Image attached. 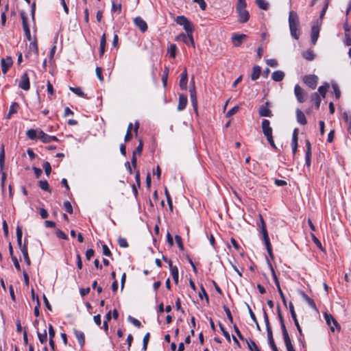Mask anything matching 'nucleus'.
<instances>
[{
	"label": "nucleus",
	"instance_id": "41",
	"mask_svg": "<svg viewBox=\"0 0 351 351\" xmlns=\"http://www.w3.org/2000/svg\"><path fill=\"white\" fill-rule=\"evenodd\" d=\"M37 335L39 339V341L40 343L43 344L45 343L47 341V334L46 330H44L43 333H40L39 332H37Z\"/></svg>",
	"mask_w": 351,
	"mask_h": 351
},
{
	"label": "nucleus",
	"instance_id": "21",
	"mask_svg": "<svg viewBox=\"0 0 351 351\" xmlns=\"http://www.w3.org/2000/svg\"><path fill=\"white\" fill-rule=\"evenodd\" d=\"M187 102H188L187 97L184 95H180L179 96L178 110L182 111V110H184L187 105Z\"/></svg>",
	"mask_w": 351,
	"mask_h": 351
},
{
	"label": "nucleus",
	"instance_id": "24",
	"mask_svg": "<svg viewBox=\"0 0 351 351\" xmlns=\"http://www.w3.org/2000/svg\"><path fill=\"white\" fill-rule=\"evenodd\" d=\"M296 117H297V121L300 124L303 125L306 124L307 121H306L304 114L303 113V112L301 110H300L298 108L296 110Z\"/></svg>",
	"mask_w": 351,
	"mask_h": 351
},
{
	"label": "nucleus",
	"instance_id": "62",
	"mask_svg": "<svg viewBox=\"0 0 351 351\" xmlns=\"http://www.w3.org/2000/svg\"><path fill=\"white\" fill-rule=\"evenodd\" d=\"M56 234L58 238H60V239H62L64 240L68 239L67 235L62 230H61L60 229L56 230Z\"/></svg>",
	"mask_w": 351,
	"mask_h": 351
},
{
	"label": "nucleus",
	"instance_id": "22",
	"mask_svg": "<svg viewBox=\"0 0 351 351\" xmlns=\"http://www.w3.org/2000/svg\"><path fill=\"white\" fill-rule=\"evenodd\" d=\"M21 251L23 255L24 260L27 265H31V261L28 255L27 241L25 240V243L23 247H21Z\"/></svg>",
	"mask_w": 351,
	"mask_h": 351
},
{
	"label": "nucleus",
	"instance_id": "29",
	"mask_svg": "<svg viewBox=\"0 0 351 351\" xmlns=\"http://www.w3.org/2000/svg\"><path fill=\"white\" fill-rule=\"evenodd\" d=\"M302 296L303 298L306 300V302L308 303V304L314 310L317 311V306L316 304L313 299L309 298L305 293L302 292Z\"/></svg>",
	"mask_w": 351,
	"mask_h": 351
},
{
	"label": "nucleus",
	"instance_id": "54",
	"mask_svg": "<svg viewBox=\"0 0 351 351\" xmlns=\"http://www.w3.org/2000/svg\"><path fill=\"white\" fill-rule=\"evenodd\" d=\"M239 106H234L233 108H232L231 109H230L227 113H226V117H230L231 116H232L233 114H236L239 110Z\"/></svg>",
	"mask_w": 351,
	"mask_h": 351
},
{
	"label": "nucleus",
	"instance_id": "64",
	"mask_svg": "<svg viewBox=\"0 0 351 351\" xmlns=\"http://www.w3.org/2000/svg\"><path fill=\"white\" fill-rule=\"evenodd\" d=\"M102 250H103L104 255L108 256V257H110L112 256V253H111L110 249L106 244H104L102 245Z\"/></svg>",
	"mask_w": 351,
	"mask_h": 351
},
{
	"label": "nucleus",
	"instance_id": "56",
	"mask_svg": "<svg viewBox=\"0 0 351 351\" xmlns=\"http://www.w3.org/2000/svg\"><path fill=\"white\" fill-rule=\"evenodd\" d=\"M175 239H176V242L178 247L180 248V250L182 251L184 250V245H183L181 237L179 235H176Z\"/></svg>",
	"mask_w": 351,
	"mask_h": 351
},
{
	"label": "nucleus",
	"instance_id": "58",
	"mask_svg": "<svg viewBox=\"0 0 351 351\" xmlns=\"http://www.w3.org/2000/svg\"><path fill=\"white\" fill-rule=\"evenodd\" d=\"M1 186L2 191H4V189H5V182L7 174H6V173L5 171H3V169H1Z\"/></svg>",
	"mask_w": 351,
	"mask_h": 351
},
{
	"label": "nucleus",
	"instance_id": "3",
	"mask_svg": "<svg viewBox=\"0 0 351 351\" xmlns=\"http://www.w3.org/2000/svg\"><path fill=\"white\" fill-rule=\"evenodd\" d=\"M247 4H244L243 3H240V4H237L236 7V11L238 14L239 16V22L241 23H246L250 18V14L248 11L246 10Z\"/></svg>",
	"mask_w": 351,
	"mask_h": 351
},
{
	"label": "nucleus",
	"instance_id": "32",
	"mask_svg": "<svg viewBox=\"0 0 351 351\" xmlns=\"http://www.w3.org/2000/svg\"><path fill=\"white\" fill-rule=\"evenodd\" d=\"M280 326L285 343L290 341L291 339L286 328L285 322L280 323Z\"/></svg>",
	"mask_w": 351,
	"mask_h": 351
},
{
	"label": "nucleus",
	"instance_id": "15",
	"mask_svg": "<svg viewBox=\"0 0 351 351\" xmlns=\"http://www.w3.org/2000/svg\"><path fill=\"white\" fill-rule=\"evenodd\" d=\"M134 23L143 33L147 30V24L141 17L137 16L134 18Z\"/></svg>",
	"mask_w": 351,
	"mask_h": 351
},
{
	"label": "nucleus",
	"instance_id": "6",
	"mask_svg": "<svg viewBox=\"0 0 351 351\" xmlns=\"http://www.w3.org/2000/svg\"><path fill=\"white\" fill-rule=\"evenodd\" d=\"M303 82L311 89H315L318 83V77L315 75H306L303 77Z\"/></svg>",
	"mask_w": 351,
	"mask_h": 351
},
{
	"label": "nucleus",
	"instance_id": "20",
	"mask_svg": "<svg viewBox=\"0 0 351 351\" xmlns=\"http://www.w3.org/2000/svg\"><path fill=\"white\" fill-rule=\"evenodd\" d=\"M188 75L187 71L185 68L182 73L180 80V87L182 90H186L187 89Z\"/></svg>",
	"mask_w": 351,
	"mask_h": 351
},
{
	"label": "nucleus",
	"instance_id": "44",
	"mask_svg": "<svg viewBox=\"0 0 351 351\" xmlns=\"http://www.w3.org/2000/svg\"><path fill=\"white\" fill-rule=\"evenodd\" d=\"M268 343L273 351H278V348L274 342L273 335L267 336Z\"/></svg>",
	"mask_w": 351,
	"mask_h": 351
},
{
	"label": "nucleus",
	"instance_id": "2",
	"mask_svg": "<svg viewBox=\"0 0 351 351\" xmlns=\"http://www.w3.org/2000/svg\"><path fill=\"white\" fill-rule=\"evenodd\" d=\"M289 24L291 36L298 40L300 37L299 19L296 12L291 11L289 16Z\"/></svg>",
	"mask_w": 351,
	"mask_h": 351
},
{
	"label": "nucleus",
	"instance_id": "5",
	"mask_svg": "<svg viewBox=\"0 0 351 351\" xmlns=\"http://www.w3.org/2000/svg\"><path fill=\"white\" fill-rule=\"evenodd\" d=\"M294 93L299 103H303L307 99V93L298 84L295 85L294 87Z\"/></svg>",
	"mask_w": 351,
	"mask_h": 351
},
{
	"label": "nucleus",
	"instance_id": "7",
	"mask_svg": "<svg viewBox=\"0 0 351 351\" xmlns=\"http://www.w3.org/2000/svg\"><path fill=\"white\" fill-rule=\"evenodd\" d=\"M186 32V34H184V33H182L180 34V35H178L177 37H176V40H182L183 41V43H184L186 45H191L193 47H195V43H194V39H193V31H191V32Z\"/></svg>",
	"mask_w": 351,
	"mask_h": 351
},
{
	"label": "nucleus",
	"instance_id": "53",
	"mask_svg": "<svg viewBox=\"0 0 351 351\" xmlns=\"http://www.w3.org/2000/svg\"><path fill=\"white\" fill-rule=\"evenodd\" d=\"M143 143L142 140H139V145L136 147L135 150L133 152V153H135V155L138 154V156H141L143 152Z\"/></svg>",
	"mask_w": 351,
	"mask_h": 351
},
{
	"label": "nucleus",
	"instance_id": "26",
	"mask_svg": "<svg viewBox=\"0 0 351 351\" xmlns=\"http://www.w3.org/2000/svg\"><path fill=\"white\" fill-rule=\"evenodd\" d=\"M261 73V66H259L258 65L254 66L252 69V72L251 74V79L252 80H256L257 79L259 78Z\"/></svg>",
	"mask_w": 351,
	"mask_h": 351
},
{
	"label": "nucleus",
	"instance_id": "51",
	"mask_svg": "<svg viewBox=\"0 0 351 351\" xmlns=\"http://www.w3.org/2000/svg\"><path fill=\"white\" fill-rule=\"evenodd\" d=\"M149 338H150V334L149 332L146 333L145 335L143 337V350L144 351L147 350V344H148V342L149 341Z\"/></svg>",
	"mask_w": 351,
	"mask_h": 351
},
{
	"label": "nucleus",
	"instance_id": "40",
	"mask_svg": "<svg viewBox=\"0 0 351 351\" xmlns=\"http://www.w3.org/2000/svg\"><path fill=\"white\" fill-rule=\"evenodd\" d=\"M256 3L260 9L267 10L269 4L265 0H256Z\"/></svg>",
	"mask_w": 351,
	"mask_h": 351
},
{
	"label": "nucleus",
	"instance_id": "42",
	"mask_svg": "<svg viewBox=\"0 0 351 351\" xmlns=\"http://www.w3.org/2000/svg\"><path fill=\"white\" fill-rule=\"evenodd\" d=\"M4 161H5V150L4 145H1V151H0V169H3L4 167Z\"/></svg>",
	"mask_w": 351,
	"mask_h": 351
},
{
	"label": "nucleus",
	"instance_id": "17",
	"mask_svg": "<svg viewBox=\"0 0 351 351\" xmlns=\"http://www.w3.org/2000/svg\"><path fill=\"white\" fill-rule=\"evenodd\" d=\"M12 60L11 57H7L6 58H2L1 60V70L3 74H5L10 66L12 65Z\"/></svg>",
	"mask_w": 351,
	"mask_h": 351
},
{
	"label": "nucleus",
	"instance_id": "18",
	"mask_svg": "<svg viewBox=\"0 0 351 351\" xmlns=\"http://www.w3.org/2000/svg\"><path fill=\"white\" fill-rule=\"evenodd\" d=\"M261 127L265 137L272 135V128L270 127V121L268 119H263Z\"/></svg>",
	"mask_w": 351,
	"mask_h": 351
},
{
	"label": "nucleus",
	"instance_id": "47",
	"mask_svg": "<svg viewBox=\"0 0 351 351\" xmlns=\"http://www.w3.org/2000/svg\"><path fill=\"white\" fill-rule=\"evenodd\" d=\"M21 17L22 19V25H23V29H25L26 27H29L28 21H27V15L24 12H21Z\"/></svg>",
	"mask_w": 351,
	"mask_h": 351
},
{
	"label": "nucleus",
	"instance_id": "61",
	"mask_svg": "<svg viewBox=\"0 0 351 351\" xmlns=\"http://www.w3.org/2000/svg\"><path fill=\"white\" fill-rule=\"evenodd\" d=\"M298 130L297 128H295L293 132L291 144H298Z\"/></svg>",
	"mask_w": 351,
	"mask_h": 351
},
{
	"label": "nucleus",
	"instance_id": "43",
	"mask_svg": "<svg viewBox=\"0 0 351 351\" xmlns=\"http://www.w3.org/2000/svg\"><path fill=\"white\" fill-rule=\"evenodd\" d=\"M328 88V84H326L325 85H322L319 87L318 92L323 97H325Z\"/></svg>",
	"mask_w": 351,
	"mask_h": 351
},
{
	"label": "nucleus",
	"instance_id": "50",
	"mask_svg": "<svg viewBox=\"0 0 351 351\" xmlns=\"http://www.w3.org/2000/svg\"><path fill=\"white\" fill-rule=\"evenodd\" d=\"M118 244L121 247H128V243L126 240V239L119 237L117 239Z\"/></svg>",
	"mask_w": 351,
	"mask_h": 351
},
{
	"label": "nucleus",
	"instance_id": "23",
	"mask_svg": "<svg viewBox=\"0 0 351 351\" xmlns=\"http://www.w3.org/2000/svg\"><path fill=\"white\" fill-rule=\"evenodd\" d=\"M73 332L80 346L82 348L85 343V337L84 332L76 329L73 330Z\"/></svg>",
	"mask_w": 351,
	"mask_h": 351
},
{
	"label": "nucleus",
	"instance_id": "30",
	"mask_svg": "<svg viewBox=\"0 0 351 351\" xmlns=\"http://www.w3.org/2000/svg\"><path fill=\"white\" fill-rule=\"evenodd\" d=\"M106 45V34H104L100 40L99 53L100 56H103L105 52V47Z\"/></svg>",
	"mask_w": 351,
	"mask_h": 351
},
{
	"label": "nucleus",
	"instance_id": "59",
	"mask_svg": "<svg viewBox=\"0 0 351 351\" xmlns=\"http://www.w3.org/2000/svg\"><path fill=\"white\" fill-rule=\"evenodd\" d=\"M223 308L224 311L226 312V314L227 317H228V320L230 321V322L233 323V317H232V315L231 314V312H230L229 308L225 305L223 306Z\"/></svg>",
	"mask_w": 351,
	"mask_h": 351
},
{
	"label": "nucleus",
	"instance_id": "11",
	"mask_svg": "<svg viewBox=\"0 0 351 351\" xmlns=\"http://www.w3.org/2000/svg\"><path fill=\"white\" fill-rule=\"evenodd\" d=\"M324 317L328 325L330 326V330L334 332L335 327H336L338 330L340 329V326L337 322V320L332 317L331 314H328L327 313H324Z\"/></svg>",
	"mask_w": 351,
	"mask_h": 351
},
{
	"label": "nucleus",
	"instance_id": "25",
	"mask_svg": "<svg viewBox=\"0 0 351 351\" xmlns=\"http://www.w3.org/2000/svg\"><path fill=\"white\" fill-rule=\"evenodd\" d=\"M285 76V74L282 71H276L271 74V79L275 82H281Z\"/></svg>",
	"mask_w": 351,
	"mask_h": 351
},
{
	"label": "nucleus",
	"instance_id": "16",
	"mask_svg": "<svg viewBox=\"0 0 351 351\" xmlns=\"http://www.w3.org/2000/svg\"><path fill=\"white\" fill-rule=\"evenodd\" d=\"M269 105V103L267 101L264 105H262L260 107L258 110V113L261 117H271L273 116L271 110L268 107Z\"/></svg>",
	"mask_w": 351,
	"mask_h": 351
},
{
	"label": "nucleus",
	"instance_id": "37",
	"mask_svg": "<svg viewBox=\"0 0 351 351\" xmlns=\"http://www.w3.org/2000/svg\"><path fill=\"white\" fill-rule=\"evenodd\" d=\"M176 51H177V46L176 44H171L167 49L168 53L169 54L170 57L172 58H175L176 56Z\"/></svg>",
	"mask_w": 351,
	"mask_h": 351
},
{
	"label": "nucleus",
	"instance_id": "9",
	"mask_svg": "<svg viewBox=\"0 0 351 351\" xmlns=\"http://www.w3.org/2000/svg\"><path fill=\"white\" fill-rule=\"evenodd\" d=\"M192 86L190 88L189 92H190V98L191 101L193 106V108L194 109V111L197 114V95H196V90L195 86V82L193 80H192Z\"/></svg>",
	"mask_w": 351,
	"mask_h": 351
},
{
	"label": "nucleus",
	"instance_id": "48",
	"mask_svg": "<svg viewBox=\"0 0 351 351\" xmlns=\"http://www.w3.org/2000/svg\"><path fill=\"white\" fill-rule=\"evenodd\" d=\"M168 74H169V68L165 67V70L163 71V74L162 76V82L163 84V86L165 87L167 86V79H168Z\"/></svg>",
	"mask_w": 351,
	"mask_h": 351
},
{
	"label": "nucleus",
	"instance_id": "28",
	"mask_svg": "<svg viewBox=\"0 0 351 351\" xmlns=\"http://www.w3.org/2000/svg\"><path fill=\"white\" fill-rule=\"evenodd\" d=\"M311 101H313L315 104V107L317 109L319 108L321 103V97L319 93H313L311 97Z\"/></svg>",
	"mask_w": 351,
	"mask_h": 351
},
{
	"label": "nucleus",
	"instance_id": "57",
	"mask_svg": "<svg viewBox=\"0 0 351 351\" xmlns=\"http://www.w3.org/2000/svg\"><path fill=\"white\" fill-rule=\"evenodd\" d=\"M199 296L201 299H203V298H205L207 302H208L209 298H208V295L203 286H201V291L199 293Z\"/></svg>",
	"mask_w": 351,
	"mask_h": 351
},
{
	"label": "nucleus",
	"instance_id": "38",
	"mask_svg": "<svg viewBox=\"0 0 351 351\" xmlns=\"http://www.w3.org/2000/svg\"><path fill=\"white\" fill-rule=\"evenodd\" d=\"M38 132L34 129H29L27 131L26 135L29 139L34 140L38 138Z\"/></svg>",
	"mask_w": 351,
	"mask_h": 351
},
{
	"label": "nucleus",
	"instance_id": "4",
	"mask_svg": "<svg viewBox=\"0 0 351 351\" xmlns=\"http://www.w3.org/2000/svg\"><path fill=\"white\" fill-rule=\"evenodd\" d=\"M177 24L183 26L186 32L194 31V27L191 21L184 16H178L175 19Z\"/></svg>",
	"mask_w": 351,
	"mask_h": 351
},
{
	"label": "nucleus",
	"instance_id": "63",
	"mask_svg": "<svg viewBox=\"0 0 351 351\" xmlns=\"http://www.w3.org/2000/svg\"><path fill=\"white\" fill-rule=\"evenodd\" d=\"M332 86L333 88L336 99H339L341 96V91H340L337 84H332Z\"/></svg>",
	"mask_w": 351,
	"mask_h": 351
},
{
	"label": "nucleus",
	"instance_id": "35",
	"mask_svg": "<svg viewBox=\"0 0 351 351\" xmlns=\"http://www.w3.org/2000/svg\"><path fill=\"white\" fill-rule=\"evenodd\" d=\"M16 239H17V244L19 246V247L21 248V247H23L22 245V235H23V232H22V229L21 228V226H18L16 227Z\"/></svg>",
	"mask_w": 351,
	"mask_h": 351
},
{
	"label": "nucleus",
	"instance_id": "52",
	"mask_svg": "<svg viewBox=\"0 0 351 351\" xmlns=\"http://www.w3.org/2000/svg\"><path fill=\"white\" fill-rule=\"evenodd\" d=\"M128 321L132 323L134 326H135L137 328H141V323L140 321H138V319H136V318L134 317H132V316H128Z\"/></svg>",
	"mask_w": 351,
	"mask_h": 351
},
{
	"label": "nucleus",
	"instance_id": "33",
	"mask_svg": "<svg viewBox=\"0 0 351 351\" xmlns=\"http://www.w3.org/2000/svg\"><path fill=\"white\" fill-rule=\"evenodd\" d=\"M247 347L250 351H261L256 343L252 339L245 340Z\"/></svg>",
	"mask_w": 351,
	"mask_h": 351
},
{
	"label": "nucleus",
	"instance_id": "10",
	"mask_svg": "<svg viewBox=\"0 0 351 351\" xmlns=\"http://www.w3.org/2000/svg\"><path fill=\"white\" fill-rule=\"evenodd\" d=\"M322 22L319 24V22L317 21L316 24L313 25L311 27V43L313 45H315L317 41L319 35L320 25Z\"/></svg>",
	"mask_w": 351,
	"mask_h": 351
},
{
	"label": "nucleus",
	"instance_id": "19",
	"mask_svg": "<svg viewBox=\"0 0 351 351\" xmlns=\"http://www.w3.org/2000/svg\"><path fill=\"white\" fill-rule=\"evenodd\" d=\"M168 264L169 265L171 274L173 278V280L174 282L177 285L178 283V278H179L178 269L176 266H173L172 265L171 261H168Z\"/></svg>",
	"mask_w": 351,
	"mask_h": 351
},
{
	"label": "nucleus",
	"instance_id": "1",
	"mask_svg": "<svg viewBox=\"0 0 351 351\" xmlns=\"http://www.w3.org/2000/svg\"><path fill=\"white\" fill-rule=\"evenodd\" d=\"M260 221L257 223V226L261 229V232L263 235V241L265 245L267 253L271 259H274V254L272 252V247L269 238L266 223L263 219V216L259 215Z\"/></svg>",
	"mask_w": 351,
	"mask_h": 351
},
{
	"label": "nucleus",
	"instance_id": "39",
	"mask_svg": "<svg viewBox=\"0 0 351 351\" xmlns=\"http://www.w3.org/2000/svg\"><path fill=\"white\" fill-rule=\"evenodd\" d=\"M38 186L43 191L51 192L49 183L47 180H40L38 182Z\"/></svg>",
	"mask_w": 351,
	"mask_h": 351
},
{
	"label": "nucleus",
	"instance_id": "13",
	"mask_svg": "<svg viewBox=\"0 0 351 351\" xmlns=\"http://www.w3.org/2000/svg\"><path fill=\"white\" fill-rule=\"evenodd\" d=\"M289 311H290V313H291V317L293 319L294 324H295V326L297 328V330H298V332L300 333V335L302 336V328H301V327L300 326V324L298 322V320L297 319L296 313H295V310H294L293 304L291 302H290L289 304Z\"/></svg>",
	"mask_w": 351,
	"mask_h": 351
},
{
	"label": "nucleus",
	"instance_id": "14",
	"mask_svg": "<svg viewBox=\"0 0 351 351\" xmlns=\"http://www.w3.org/2000/svg\"><path fill=\"white\" fill-rule=\"evenodd\" d=\"M247 38V35L243 34H233L232 36V42L234 47L241 46L243 40Z\"/></svg>",
	"mask_w": 351,
	"mask_h": 351
},
{
	"label": "nucleus",
	"instance_id": "55",
	"mask_svg": "<svg viewBox=\"0 0 351 351\" xmlns=\"http://www.w3.org/2000/svg\"><path fill=\"white\" fill-rule=\"evenodd\" d=\"M64 208L65 209V210L69 213V214H72L73 213V207H72V205L70 203V202L69 201H65L64 202Z\"/></svg>",
	"mask_w": 351,
	"mask_h": 351
},
{
	"label": "nucleus",
	"instance_id": "12",
	"mask_svg": "<svg viewBox=\"0 0 351 351\" xmlns=\"http://www.w3.org/2000/svg\"><path fill=\"white\" fill-rule=\"evenodd\" d=\"M19 87L24 90H28L30 88L29 78L27 73H24L21 75V80L19 83Z\"/></svg>",
	"mask_w": 351,
	"mask_h": 351
},
{
	"label": "nucleus",
	"instance_id": "8",
	"mask_svg": "<svg viewBox=\"0 0 351 351\" xmlns=\"http://www.w3.org/2000/svg\"><path fill=\"white\" fill-rule=\"evenodd\" d=\"M38 138H39L43 143H49L51 141L58 142L59 141L56 136H50L45 133L41 130L38 132Z\"/></svg>",
	"mask_w": 351,
	"mask_h": 351
},
{
	"label": "nucleus",
	"instance_id": "31",
	"mask_svg": "<svg viewBox=\"0 0 351 351\" xmlns=\"http://www.w3.org/2000/svg\"><path fill=\"white\" fill-rule=\"evenodd\" d=\"M302 57L305 58L306 60L312 61L314 60L315 55L313 50L308 49L302 53Z\"/></svg>",
	"mask_w": 351,
	"mask_h": 351
},
{
	"label": "nucleus",
	"instance_id": "45",
	"mask_svg": "<svg viewBox=\"0 0 351 351\" xmlns=\"http://www.w3.org/2000/svg\"><path fill=\"white\" fill-rule=\"evenodd\" d=\"M29 51H32L34 53H38V45L36 40H34L33 41H31L29 46Z\"/></svg>",
	"mask_w": 351,
	"mask_h": 351
},
{
	"label": "nucleus",
	"instance_id": "46",
	"mask_svg": "<svg viewBox=\"0 0 351 351\" xmlns=\"http://www.w3.org/2000/svg\"><path fill=\"white\" fill-rule=\"evenodd\" d=\"M43 167L45 171L47 176L49 177L51 172V167L50 163L47 161L44 162L43 164Z\"/></svg>",
	"mask_w": 351,
	"mask_h": 351
},
{
	"label": "nucleus",
	"instance_id": "60",
	"mask_svg": "<svg viewBox=\"0 0 351 351\" xmlns=\"http://www.w3.org/2000/svg\"><path fill=\"white\" fill-rule=\"evenodd\" d=\"M219 328H220L223 335L226 337V339L230 342V334L228 333V332L225 329L223 326L220 323H219Z\"/></svg>",
	"mask_w": 351,
	"mask_h": 351
},
{
	"label": "nucleus",
	"instance_id": "34",
	"mask_svg": "<svg viewBox=\"0 0 351 351\" xmlns=\"http://www.w3.org/2000/svg\"><path fill=\"white\" fill-rule=\"evenodd\" d=\"M69 89L79 97L87 98L86 95L82 91L80 87H70Z\"/></svg>",
	"mask_w": 351,
	"mask_h": 351
},
{
	"label": "nucleus",
	"instance_id": "49",
	"mask_svg": "<svg viewBox=\"0 0 351 351\" xmlns=\"http://www.w3.org/2000/svg\"><path fill=\"white\" fill-rule=\"evenodd\" d=\"M165 196L167 198V202L169 205V207L170 210H173V203H172V200H171L170 194L167 188H165Z\"/></svg>",
	"mask_w": 351,
	"mask_h": 351
},
{
	"label": "nucleus",
	"instance_id": "36",
	"mask_svg": "<svg viewBox=\"0 0 351 351\" xmlns=\"http://www.w3.org/2000/svg\"><path fill=\"white\" fill-rule=\"evenodd\" d=\"M343 117L344 121L348 125V130L351 134V115H350L347 112H344L343 114Z\"/></svg>",
	"mask_w": 351,
	"mask_h": 351
},
{
	"label": "nucleus",
	"instance_id": "27",
	"mask_svg": "<svg viewBox=\"0 0 351 351\" xmlns=\"http://www.w3.org/2000/svg\"><path fill=\"white\" fill-rule=\"evenodd\" d=\"M19 108V105L16 102H14L12 104V105L10 106L9 112L7 115V118L10 119V117L13 114L17 112L18 109Z\"/></svg>",
	"mask_w": 351,
	"mask_h": 351
}]
</instances>
